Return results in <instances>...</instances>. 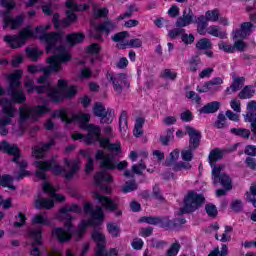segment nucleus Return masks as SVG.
I'll return each mask as SVG.
<instances>
[{"instance_id":"f257e3e1","label":"nucleus","mask_w":256,"mask_h":256,"mask_svg":"<svg viewBox=\"0 0 256 256\" xmlns=\"http://www.w3.org/2000/svg\"><path fill=\"white\" fill-rule=\"evenodd\" d=\"M52 117L53 119H60L62 123H66V125H71V123H80L81 129L88 131L86 145L99 143V147L101 149L110 151L111 153H114V155H121V153H123V150L121 149V142L111 143V139L101 137V127L95 124H89V121H91V115L79 113L73 114L72 117L69 118V112H67V109L60 108L54 110Z\"/></svg>"},{"instance_id":"f03ea898","label":"nucleus","mask_w":256,"mask_h":256,"mask_svg":"<svg viewBox=\"0 0 256 256\" xmlns=\"http://www.w3.org/2000/svg\"><path fill=\"white\" fill-rule=\"evenodd\" d=\"M22 78L23 70L21 69L14 70L13 73L8 75V95H10L11 101L15 105L27 103V95H25L23 90H19Z\"/></svg>"},{"instance_id":"7ed1b4c3","label":"nucleus","mask_w":256,"mask_h":256,"mask_svg":"<svg viewBox=\"0 0 256 256\" xmlns=\"http://www.w3.org/2000/svg\"><path fill=\"white\" fill-rule=\"evenodd\" d=\"M75 95H77V86H69L65 79H59L57 87L51 88L47 93L52 103H63L66 99H73Z\"/></svg>"},{"instance_id":"20e7f679","label":"nucleus","mask_w":256,"mask_h":256,"mask_svg":"<svg viewBox=\"0 0 256 256\" xmlns=\"http://www.w3.org/2000/svg\"><path fill=\"white\" fill-rule=\"evenodd\" d=\"M47 113H51V108L46 104L33 107L27 105L21 106L19 108V125L23 127L29 119L36 123V121H39L40 117L47 115Z\"/></svg>"},{"instance_id":"39448f33","label":"nucleus","mask_w":256,"mask_h":256,"mask_svg":"<svg viewBox=\"0 0 256 256\" xmlns=\"http://www.w3.org/2000/svg\"><path fill=\"white\" fill-rule=\"evenodd\" d=\"M35 167L38 168V170H36V177L42 181L47 179V171H52L54 175H61L62 173H65V168L57 162L55 157L45 161L38 160L35 162Z\"/></svg>"},{"instance_id":"423d86ee","label":"nucleus","mask_w":256,"mask_h":256,"mask_svg":"<svg viewBox=\"0 0 256 256\" xmlns=\"http://www.w3.org/2000/svg\"><path fill=\"white\" fill-rule=\"evenodd\" d=\"M57 54L50 56L47 59V63H49V67L52 71V73H60V71L63 69L62 64L63 63H69L70 61H73V56L71 53L67 50V47L63 45H59L56 47Z\"/></svg>"},{"instance_id":"0eeeda50","label":"nucleus","mask_w":256,"mask_h":256,"mask_svg":"<svg viewBox=\"0 0 256 256\" xmlns=\"http://www.w3.org/2000/svg\"><path fill=\"white\" fill-rule=\"evenodd\" d=\"M35 33H42V35L39 36V39L40 41L46 42V53H51L53 49H57V44L63 41V31L47 32V28L44 26H37L35 28Z\"/></svg>"},{"instance_id":"6e6552de","label":"nucleus","mask_w":256,"mask_h":256,"mask_svg":"<svg viewBox=\"0 0 256 256\" xmlns=\"http://www.w3.org/2000/svg\"><path fill=\"white\" fill-rule=\"evenodd\" d=\"M64 219V227L67 230H65L63 227H55L51 231L52 237L57 239L60 245H65V243H69V241L73 239V233H71V229H73V219H75V216L67 214L64 215Z\"/></svg>"},{"instance_id":"1a4fd4ad","label":"nucleus","mask_w":256,"mask_h":256,"mask_svg":"<svg viewBox=\"0 0 256 256\" xmlns=\"http://www.w3.org/2000/svg\"><path fill=\"white\" fill-rule=\"evenodd\" d=\"M0 151L13 157L11 159L12 163H15L20 170H27L29 165L27 160L19 161L21 159V149L17 144H9L7 140H2L0 142Z\"/></svg>"},{"instance_id":"9d476101","label":"nucleus","mask_w":256,"mask_h":256,"mask_svg":"<svg viewBox=\"0 0 256 256\" xmlns=\"http://www.w3.org/2000/svg\"><path fill=\"white\" fill-rule=\"evenodd\" d=\"M205 203V196L203 194H198L195 191H190L184 197V207L180 208V213L185 215V213H195L197 209L203 207Z\"/></svg>"},{"instance_id":"9b49d317","label":"nucleus","mask_w":256,"mask_h":256,"mask_svg":"<svg viewBox=\"0 0 256 256\" xmlns=\"http://www.w3.org/2000/svg\"><path fill=\"white\" fill-rule=\"evenodd\" d=\"M91 238L96 243L95 256H118L119 251L117 248H110L107 252V238L99 230H93L91 233Z\"/></svg>"},{"instance_id":"f8f14e48","label":"nucleus","mask_w":256,"mask_h":256,"mask_svg":"<svg viewBox=\"0 0 256 256\" xmlns=\"http://www.w3.org/2000/svg\"><path fill=\"white\" fill-rule=\"evenodd\" d=\"M94 117H99L101 125H111L115 119V110L113 108H105L101 102H96L93 107Z\"/></svg>"},{"instance_id":"ddd939ff","label":"nucleus","mask_w":256,"mask_h":256,"mask_svg":"<svg viewBox=\"0 0 256 256\" xmlns=\"http://www.w3.org/2000/svg\"><path fill=\"white\" fill-rule=\"evenodd\" d=\"M94 199H96L106 211L115 213V217H121V215H123V211L117 210L119 205L111 197L101 195L99 192H94Z\"/></svg>"},{"instance_id":"4468645a","label":"nucleus","mask_w":256,"mask_h":256,"mask_svg":"<svg viewBox=\"0 0 256 256\" xmlns=\"http://www.w3.org/2000/svg\"><path fill=\"white\" fill-rule=\"evenodd\" d=\"M96 161H100V169L102 171H115V156L113 154H105V151L98 149L95 153Z\"/></svg>"},{"instance_id":"2eb2a0df","label":"nucleus","mask_w":256,"mask_h":256,"mask_svg":"<svg viewBox=\"0 0 256 256\" xmlns=\"http://www.w3.org/2000/svg\"><path fill=\"white\" fill-rule=\"evenodd\" d=\"M106 78L110 81L115 93H118V95L123 93V87H129L130 85L129 81H127V74L125 73H119L116 75L107 73Z\"/></svg>"},{"instance_id":"dca6fc26","label":"nucleus","mask_w":256,"mask_h":256,"mask_svg":"<svg viewBox=\"0 0 256 256\" xmlns=\"http://www.w3.org/2000/svg\"><path fill=\"white\" fill-rule=\"evenodd\" d=\"M66 9V18L62 19V27L65 29L71 27L73 23L77 21V2L73 0H67L65 2Z\"/></svg>"},{"instance_id":"f3484780","label":"nucleus","mask_w":256,"mask_h":256,"mask_svg":"<svg viewBox=\"0 0 256 256\" xmlns=\"http://www.w3.org/2000/svg\"><path fill=\"white\" fill-rule=\"evenodd\" d=\"M193 23H197V16H195L191 8H185L182 17H179L176 21V27L181 29L188 27V25H193Z\"/></svg>"},{"instance_id":"a211bd4d","label":"nucleus","mask_w":256,"mask_h":256,"mask_svg":"<svg viewBox=\"0 0 256 256\" xmlns=\"http://www.w3.org/2000/svg\"><path fill=\"white\" fill-rule=\"evenodd\" d=\"M186 133L189 139V147L190 149H199V145H201V138L203 137L201 131L195 129L193 126H186Z\"/></svg>"},{"instance_id":"6ab92c4d","label":"nucleus","mask_w":256,"mask_h":256,"mask_svg":"<svg viewBox=\"0 0 256 256\" xmlns=\"http://www.w3.org/2000/svg\"><path fill=\"white\" fill-rule=\"evenodd\" d=\"M113 29H115V23H113V21L106 20L101 22L95 27V31L98 33L94 35V38H96L97 41H103V34L101 33H106V35H109Z\"/></svg>"},{"instance_id":"aec40b11","label":"nucleus","mask_w":256,"mask_h":256,"mask_svg":"<svg viewBox=\"0 0 256 256\" xmlns=\"http://www.w3.org/2000/svg\"><path fill=\"white\" fill-rule=\"evenodd\" d=\"M63 161L66 167H70V170L64 174V178L67 181H71V179H73V177L79 173V169H81L79 166V159L70 160L68 158H64Z\"/></svg>"},{"instance_id":"412c9836","label":"nucleus","mask_w":256,"mask_h":256,"mask_svg":"<svg viewBox=\"0 0 256 256\" xmlns=\"http://www.w3.org/2000/svg\"><path fill=\"white\" fill-rule=\"evenodd\" d=\"M23 21H25V17L23 15H18L15 18L7 15L3 18V29H7V27H11V29H19L21 25H23Z\"/></svg>"},{"instance_id":"4be33fe9","label":"nucleus","mask_w":256,"mask_h":256,"mask_svg":"<svg viewBox=\"0 0 256 256\" xmlns=\"http://www.w3.org/2000/svg\"><path fill=\"white\" fill-rule=\"evenodd\" d=\"M253 22H244L241 24L240 29L234 31L233 38L234 39H245L247 35H251V31H253Z\"/></svg>"},{"instance_id":"5701e85b","label":"nucleus","mask_w":256,"mask_h":256,"mask_svg":"<svg viewBox=\"0 0 256 256\" xmlns=\"http://www.w3.org/2000/svg\"><path fill=\"white\" fill-rule=\"evenodd\" d=\"M223 83V78L214 77L210 81H206L203 86H197L196 91H198V93H209V91L213 90V87L223 85Z\"/></svg>"},{"instance_id":"b1692460","label":"nucleus","mask_w":256,"mask_h":256,"mask_svg":"<svg viewBox=\"0 0 256 256\" xmlns=\"http://www.w3.org/2000/svg\"><path fill=\"white\" fill-rule=\"evenodd\" d=\"M226 153L227 150H221V148H214L211 150L208 155V163L210 167H215L217 165V161H221V159L225 157Z\"/></svg>"},{"instance_id":"393cba45","label":"nucleus","mask_w":256,"mask_h":256,"mask_svg":"<svg viewBox=\"0 0 256 256\" xmlns=\"http://www.w3.org/2000/svg\"><path fill=\"white\" fill-rule=\"evenodd\" d=\"M89 227H97V222L95 220H81L78 223V230L76 231L78 239L85 237V233H87Z\"/></svg>"},{"instance_id":"a878e982","label":"nucleus","mask_w":256,"mask_h":256,"mask_svg":"<svg viewBox=\"0 0 256 256\" xmlns=\"http://www.w3.org/2000/svg\"><path fill=\"white\" fill-rule=\"evenodd\" d=\"M113 176L107 172L99 171L94 175V183L97 186L105 185V183L111 184L113 183Z\"/></svg>"},{"instance_id":"bb28decb","label":"nucleus","mask_w":256,"mask_h":256,"mask_svg":"<svg viewBox=\"0 0 256 256\" xmlns=\"http://www.w3.org/2000/svg\"><path fill=\"white\" fill-rule=\"evenodd\" d=\"M4 42L7 43V45L10 46L11 49H19L20 47H23V45H25L19 34L5 35Z\"/></svg>"},{"instance_id":"cd10ccee","label":"nucleus","mask_w":256,"mask_h":256,"mask_svg":"<svg viewBox=\"0 0 256 256\" xmlns=\"http://www.w3.org/2000/svg\"><path fill=\"white\" fill-rule=\"evenodd\" d=\"M83 41H85V34L82 32H74L66 36V42L70 47H75V45H79V43H83Z\"/></svg>"},{"instance_id":"c85d7f7f","label":"nucleus","mask_w":256,"mask_h":256,"mask_svg":"<svg viewBox=\"0 0 256 256\" xmlns=\"http://www.w3.org/2000/svg\"><path fill=\"white\" fill-rule=\"evenodd\" d=\"M221 108V102L219 101H212L204 105L200 108L199 113H203L204 115H210L213 113H217Z\"/></svg>"},{"instance_id":"c756f323","label":"nucleus","mask_w":256,"mask_h":256,"mask_svg":"<svg viewBox=\"0 0 256 256\" xmlns=\"http://www.w3.org/2000/svg\"><path fill=\"white\" fill-rule=\"evenodd\" d=\"M243 85H245V77L234 78L230 87L226 88V94L231 95L232 93H237Z\"/></svg>"},{"instance_id":"7c9ffc66","label":"nucleus","mask_w":256,"mask_h":256,"mask_svg":"<svg viewBox=\"0 0 256 256\" xmlns=\"http://www.w3.org/2000/svg\"><path fill=\"white\" fill-rule=\"evenodd\" d=\"M116 47L120 50L127 49V47H132V49H140V47H143V40H141L140 38L130 39L126 43L116 44Z\"/></svg>"},{"instance_id":"2f4dec72","label":"nucleus","mask_w":256,"mask_h":256,"mask_svg":"<svg viewBox=\"0 0 256 256\" xmlns=\"http://www.w3.org/2000/svg\"><path fill=\"white\" fill-rule=\"evenodd\" d=\"M221 185L226 191H230V189H233V182L231 180V177H229L227 174L222 173L221 176L217 179V181L213 182V185Z\"/></svg>"},{"instance_id":"473e14b6","label":"nucleus","mask_w":256,"mask_h":256,"mask_svg":"<svg viewBox=\"0 0 256 256\" xmlns=\"http://www.w3.org/2000/svg\"><path fill=\"white\" fill-rule=\"evenodd\" d=\"M82 211L83 208H81V206H79L77 203H73L70 206H63L59 209L60 215H71L70 213H76L77 215H80Z\"/></svg>"},{"instance_id":"72a5a7b5","label":"nucleus","mask_w":256,"mask_h":256,"mask_svg":"<svg viewBox=\"0 0 256 256\" xmlns=\"http://www.w3.org/2000/svg\"><path fill=\"white\" fill-rule=\"evenodd\" d=\"M197 33L198 35H207V27H209V21L205 19V15H200L197 19Z\"/></svg>"},{"instance_id":"f704fd0d","label":"nucleus","mask_w":256,"mask_h":256,"mask_svg":"<svg viewBox=\"0 0 256 256\" xmlns=\"http://www.w3.org/2000/svg\"><path fill=\"white\" fill-rule=\"evenodd\" d=\"M155 225H158L161 229H173L175 227V221L169 219L167 216H156Z\"/></svg>"},{"instance_id":"c9c22d12","label":"nucleus","mask_w":256,"mask_h":256,"mask_svg":"<svg viewBox=\"0 0 256 256\" xmlns=\"http://www.w3.org/2000/svg\"><path fill=\"white\" fill-rule=\"evenodd\" d=\"M5 101L6 104H3ZM0 105H2L3 113L5 117H10L13 119L15 117V113H17V108H15L7 99H3L0 101Z\"/></svg>"},{"instance_id":"e433bc0d","label":"nucleus","mask_w":256,"mask_h":256,"mask_svg":"<svg viewBox=\"0 0 256 256\" xmlns=\"http://www.w3.org/2000/svg\"><path fill=\"white\" fill-rule=\"evenodd\" d=\"M28 234L31 239H34L32 245H36V247H41V245H43V230L41 228L30 230Z\"/></svg>"},{"instance_id":"4c0bfd02","label":"nucleus","mask_w":256,"mask_h":256,"mask_svg":"<svg viewBox=\"0 0 256 256\" xmlns=\"http://www.w3.org/2000/svg\"><path fill=\"white\" fill-rule=\"evenodd\" d=\"M201 57L199 55H194L188 60V71L190 73H197L199 67H201Z\"/></svg>"},{"instance_id":"58836bf2","label":"nucleus","mask_w":256,"mask_h":256,"mask_svg":"<svg viewBox=\"0 0 256 256\" xmlns=\"http://www.w3.org/2000/svg\"><path fill=\"white\" fill-rule=\"evenodd\" d=\"M14 179L9 174H0V187L10 189L11 191H16L17 187L12 185Z\"/></svg>"},{"instance_id":"ea45409f","label":"nucleus","mask_w":256,"mask_h":256,"mask_svg":"<svg viewBox=\"0 0 256 256\" xmlns=\"http://www.w3.org/2000/svg\"><path fill=\"white\" fill-rule=\"evenodd\" d=\"M31 222L32 225H43L44 227H51V220H49V218H47V216L42 213L34 215Z\"/></svg>"},{"instance_id":"a19ab883","label":"nucleus","mask_w":256,"mask_h":256,"mask_svg":"<svg viewBox=\"0 0 256 256\" xmlns=\"http://www.w3.org/2000/svg\"><path fill=\"white\" fill-rule=\"evenodd\" d=\"M208 35H212V37H218V39H226L227 32L221 31V26L211 25L207 28Z\"/></svg>"},{"instance_id":"79ce46f5","label":"nucleus","mask_w":256,"mask_h":256,"mask_svg":"<svg viewBox=\"0 0 256 256\" xmlns=\"http://www.w3.org/2000/svg\"><path fill=\"white\" fill-rule=\"evenodd\" d=\"M197 51H209L213 49V43L209 38H201L195 44Z\"/></svg>"},{"instance_id":"37998d69","label":"nucleus","mask_w":256,"mask_h":256,"mask_svg":"<svg viewBox=\"0 0 256 256\" xmlns=\"http://www.w3.org/2000/svg\"><path fill=\"white\" fill-rule=\"evenodd\" d=\"M35 207L37 209H53V207H55V202L47 198H38L35 201Z\"/></svg>"},{"instance_id":"c03bdc74","label":"nucleus","mask_w":256,"mask_h":256,"mask_svg":"<svg viewBox=\"0 0 256 256\" xmlns=\"http://www.w3.org/2000/svg\"><path fill=\"white\" fill-rule=\"evenodd\" d=\"M25 51L27 58L34 62L39 61V56L43 55V51L39 50L38 47H27Z\"/></svg>"},{"instance_id":"a18cd8bd","label":"nucleus","mask_w":256,"mask_h":256,"mask_svg":"<svg viewBox=\"0 0 256 256\" xmlns=\"http://www.w3.org/2000/svg\"><path fill=\"white\" fill-rule=\"evenodd\" d=\"M18 35L20 39H22V42L25 44L27 43L28 39H33V37H35V31L31 29V26H26L19 32Z\"/></svg>"},{"instance_id":"49530a36","label":"nucleus","mask_w":256,"mask_h":256,"mask_svg":"<svg viewBox=\"0 0 256 256\" xmlns=\"http://www.w3.org/2000/svg\"><path fill=\"white\" fill-rule=\"evenodd\" d=\"M0 5L6 9V11L3 12V18L7 17V15H11L13 9L17 7V3L13 0H0Z\"/></svg>"},{"instance_id":"de8ad7c7","label":"nucleus","mask_w":256,"mask_h":256,"mask_svg":"<svg viewBox=\"0 0 256 256\" xmlns=\"http://www.w3.org/2000/svg\"><path fill=\"white\" fill-rule=\"evenodd\" d=\"M255 95V89H253V85H246L244 88L238 93V97L240 99H251Z\"/></svg>"},{"instance_id":"09e8293b","label":"nucleus","mask_w":256,"mask_h":256,"mask_svg":"<svg viewBox=\"0 0 256 256\" xmlns=\"http://www.w3.org/2000/svg\"><path fill=\"white\" fill-rule=\"evenodd\" d=\"M143 125H145V119L137 118L133 130L134 137L139 138L143 135Z\"/></svg>"},{"instance_id":"8fccbe9b","label":"nucleus","mask_w":256,"mask_h":256,"mask_svg":"<svg viewBox=\"0 0 256 256\" xmlns=\"http://www.w3.org/2000/svg\"><path fill=\"white\" fill-rule=\"evenodd\" d=\"M230 133L236 135V137H242L243 139H249V137H251V131L245 128H231Z\"/></svg>"},{"instance_id":"3c124183","label":"nucleus","mask_w":256,"mask_h":256,"mask_svg":"<svg viewBox=\"0 0 256 256\" xmlns=\"http://www.w3.org/2000/svg\"><path fill=\"white\" fill-rule=\"evenodd\" d=\"M93 219H89L88 221H95L97 225L99 223H103L105 219V213H103V209L101 207H96V210L92 212Z\"/></svg>"},{"instance_id":"603ef678","label":"nucleus","mask_w":256,"mask_h":256,"mask_svg":"<svg viewBox=\"0 0 256 256\" xmlns=\"http://www.w3.org/2000/svg\"><path fill=\"white\" fill-rule=\"evenodd\" d=\"M175 133L174 129L168 128L166 130V135L160 136V143L164 145V147L169 146V141L175 139V136L173 135Z\"/></svg>"},{"instance_id":"864d4df0","label":"nucleus","mask_w":256,"mask_h":256,"mask_svg":"<svg viewBox=\"0 0 256 256\" xmlns=\"http://www.w3.org/2000/svg\"><path fill=\"white\" fill-rule=\"evenodd\" d=\"M127 111H122L119 117V129L120 131H125V129H129V121Z\"/></svg>"},{"instance_id":"5fc2aeb1","label":"nucleus","mask_w":256,"mask_h":256,"mask_svg":"<svg viewBox=\"0 0 256 256\" xmlns=\"http://www.w3.org/2000/svg\"><path fill=\"white\" fill-rule=\"evenodd\" d=\"M205 19L209 22L212 23H217L219 21V9H213V10H208L205 13Z\"/></svg>"},{"instance_id":"6e6d98bb","label":"nucleus","mask_w":256,"mask_h":256,"mask_svg":"<svg viewBox=\"0 0 256 256\" xmlns=\"http://www.w3.org/2000/svg\"><path fill=\"white\" fill-rule=\"evenodd\" d=\"M107 231L114 238H117V237L121 236V228H119V226L115 223H111V222L108 223L107 224Z\"/></svg>"},{"instance_id":"4d7b16f0","label":"nucleus","mask_w":256,"mask_h":256,"mask_svg":"<svg viewBox=\"0 0 256 256\" xmlns=\"http://www.w3.org/2000/svg\"><path fill=\"white\" fill-rule=\"evenodd\" d=\"M138 188L139 186L135 180L127 181L122 187V193H133V191H137Z\"/></svg>"},{"instance_id":"13d9d810","label":"nucleus","mask_w":256,"mask_h":256,"mask_svg":"<svg viewBox=\"0 0 256 256\" xmlns=\"http://www.w3.org/2000/svg\"><path fill=\"white\" fill-rule=\"evenodd\" d=\"M229 253V248L227 247V244H223L221 250H219V247L214 248L208 256H227Z\"/></svg>"},{"instance_id":"bf43d9fd","label":"nucleus","mask_w":256,"mask_h":256,"mask_svg":"<svg viewBox=\"0 0 256 256\" xmlns=\"http://www.w3.org/2000/svg\"><path fill=\"white\" fill-rule=\"evenodd\" d=\"M181 251V244L179 241H176L170 245V248L166 252V256H177Z\"/></svg>"},{"instance_id":"052dcab7","label":"nucleus","mask_w":256,"mask_h":256,"mask_svg":"<svg viewBox=\"0 0 256 256\" xmlns=\"http://www.w3.org/2000/svg\"><path fill=\"white\" fill-rule=\"evenodd\" d=\"M205 211H206L208 217H211V219H215V217H217V215H219L217 206H215L213 203L206 204Z\"/></svg>"},{"instance_id":"680f3d73","label":"nucleus","mask_w":256,"mask_h":256,"mask_svg":"<svg viewBox=\"0 0 256 256\" xmlns=\"http://www.w3.org/2000/svg\"><path fill=\"white\" fill-rule=\"evenodd\" d=\"M127 37H129V32H118L112 36V41H114V43H127L125 42V39H127Z\"/></svg>"},{"instance_id":"e2e57ef3","label":"nucleus","mask_w":256,"mask_h":256,"mask_svg":"<svg viewBox=\"0 0 256 256\" xmlns=\"http://www.w3.org/2000/svg\"><path fill=\"white\" fill-rule=\"evenodd\" d=\"M15 219H19L20 221L14 222V227L16 229H21V227H24V225L27 223V216L23 212H19L17 216H15Z\"/></svg>"},{"instance_id":"0e129e2a","label":"nucleus","mask_w":256,"mask_h":256,"mask_svg":"<svg viewBox=\"0 0 256 256\" xmlns=\"http://www.w3.org/2000/svg\"><path fill=\"white\" fill-rule=\"evenodd\" d=\"M161 79H169L170 81H175L177 79V72L171 71V69H165L160 73Z\"/></svg>"},{"instance_id":"69168bd1","label":"nucleus","mask_w":256,"mask_h":256,"mask_svg":"<svg viewBox=\"0 0 256 256\" xmlns=\"http://www.w3.org/2000/svg\"><path fill=\"white\" fill-rule=\"evenodd\" d=\"M227 117L223 113H219L217 117V121L214 123V127L216 129H224L226 125Z\"/></svg>"},{"instance_id":"338daca9","label":"nucleus","mask_w":256,"mask_h":256,"mask_svg":"<svg viewBox=\"0 0 256 256\" xmlns=\"http://www.w3.org/2000/svg\"><path fill=\"white\" fill-rule=\"evenodd\" d=\"M88 55H99L101 53V45L99 43H92L87 47Z\"/></svg>"},{"instance_id":"774afa93","label":"nucleus","mask_w":256,"mask_h":256,"mask_svg":"<svg viewBox=\"0 0 256 256\" xmlns=\"http://www.w3.org/2000/svg\"><path fill=\"white\" fill-rule=\"evenodd\" d=\"M32 155H33V157H35V159H44L45 158V152L43 151V148L39 147V146L32 147Z\"/></svg>"}]
</instances>
